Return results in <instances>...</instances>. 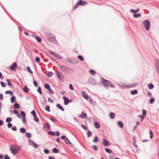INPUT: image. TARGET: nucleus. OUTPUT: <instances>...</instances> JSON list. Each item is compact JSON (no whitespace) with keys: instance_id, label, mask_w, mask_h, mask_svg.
I'll return each mask as SVG.
<instances>
[{"instance_id":"nucleus-1","label":"nucleus","mask_w":159,"mask_h":159,"mask_svg":"<svg viewBox=\"0 0 159 159\" xmlns=\"http://www.w3.org/2000/svg\"><path fill=\"white\" fill-rule=\"evenodd\" d=\"M20 150V147L15 145L11 146L10 148L11 153L14 155L17 154Z\"/></svg>"},{"instance_id":"nucleus-2","label":"nucleus","mask_w":159,"mask_h":159,"mask_svg":"<svg viewBox=\"0 0 159 159\" xmlns=\"http://www.w3.org/2000/svg\"><path fill=\"white\" fill-rule=\"evenodd\" d=\"M46 36L49 42L53 43L56 41V39L54 36L52 34L48 33L46 34Z\"/></svg>"},{"instance_id":"nucleus-3","label":"nucleus","mask_w":159,"mask_h":159,"mask_svg":"<svg viewBox=\"0 0 159 159\" xmlns=\"http://www.w3.org/2000/svg\"><path fill=\"white\" fill-rule=\"evenodd\" d=\"M143 24L144 25L145 29L147 30H149L150 26V23L149 21L145 20L143 22Z\"/></svg>"},{"instance_id":"nucleus-4","label":"nucleus","mask_w":159,"mask_h":159,"mask_svg":"<svg viewBox=\"0 0 159 159\" xmlns=\"http://www.w3.org/2000/svg\"><path fill=\"white\" fill-rule=\"evenodd\" d=\"M60 69L61 70H62V71H63L64 72H68L70 70H72V69L69 68H68V67H65L64 66H61L60 67Z\"/></svg>"},{"instance_id":"nucleus-5","label":"nucleus","mask_w":159,"mask_h":159,"mask_svg":"<svg viewBox=\"0 0 159 159\" xmlns=\"http://www.w3.org/2000/svg\"><path fill=\"white\" fill-rule=\"evenodd\" d=\"M155 64L156 67V70L158 73L159 74V60L157 59L155 61Z\"/></svg>"},{"instance_id":"nucleus-6","label":"nucleus","mask_w":159,"mask_h":159,"mask_svg":"<svg viewBox=\"0 0 159 159\" xmlns=\"http://www.w3.org/2000/svg\"><path fill=\"white\" fill-rule=\"evenodd\" d=\"M63 99L64 101V104L66 105L68 104L69 103L72 102L71 100L70 99L66 97H63Z\"/></svg>"},{"instance_id":"nucleus-7","label":"nucleus","mask_w":159,"mask_h":159,"mask_svg":"<svg viewBox=\"0 0 159 159\" xmlns=\"http://www.w3.org/2000/svg\"><path fill=\"white\" fill-rule=\"evenodd\" d=\"M102 82L104 86L106 87H107L108 86L110 82L106 80L103 79L102 80Z\"/></svg>"},{"instance_id":"nucleus-8","label":"nucleus","mask_w":159,"mask_h":159,"mask_svg":"<svg viewBox=\"0 0 159 159\" xmlns=\"http://www.w3.org/2000/svg\"><path fill=\"white\" fill-rule=\"evenodd\" d=\"M45 88L46 89H48L50 93L53 94L54 92L53 90L50 88V86L47 84H46L44 85Z\"/></svg>"},{"instance_id":"nucleus-9","label":"nucleus","mask_w":159,"mask_h":159,"mask_svg":"<svg viewBox=\"0 0 159 159\" xmlns=\"http://www.w3.org/2000/svg\"><path fill=\"white\" fill-rule=\"evenodd\" d=\"M17 64L16 62L14 63L12 65L9 67V69L11 70H15L17 67Z\"/></svg>"},{"instance_id":"nucleus-10","label":"nucleus","mask_w":159,"mask_h":159,"mask_svg":"<svg viewBox=\"0 0 159 159\" xmlns=\"http://www.w3.org/2000/svg\"><path fill=\"white\" fill-rule=\"evenodd\" d=\"M78 3L79 6H84L87 4L86 2L83 1L82 0H80Z\"/></svg>"},{"instance_id":"nucleus-11","label":"nucleus","mask_w":159,"mask_h":159,"mask_svg":"<svg viewBox=\"0 0 159 159\" xmlns=\"http://www.w3.org/2000/svg\"><path fill=\"white\" fill-rule=\"evenodd\" d=\"M86 113H84V111L82 112V114L80 115L79 116V117L80 118H84L86 117Z\"/></svg>"},{"instance_id":"nucleus-12","label":"nucleus","mask_w":159,"mask_h":159,"mask_svg":"<svg viewBox=\"0 0 159 159\" xmlns=\"http://www.w3.org/2000/svg\"><path fill=\"white\" fill-rule=\"evenodd\" d=\"M57 73L59 78L62 80L63 79V76L62 74L59 72H57Z\"/></svg>"},{"instance_id":"nucleus-13","label":"nucleus","mask_w":159,"mask_h":159,"mask_svg":"<svg viewBox=\"0 0 159 159\" xmlns=\"http://www.w3.org/2000/svg\"><path fill=\"white\" fill-rule=\"evenodd\" d=\"M102 143L103 145L105 146H107L109 145V143L108 141L105 139H103L102 141Z\"/></svg>"},{"instance_id":"nucleus-14","label":"nucleus","mask_w":159,"mask_h":159,"mask_svg":"<svg viewBox=\"0 0 159 159\" xmlns=\"http://www.w3.org/2000/svg\"><path fill=\"white\" fill-rule=\"evenodd\" d=\"M29 142L31 143V145L33 146L34 148H36L38 147V145L35 143L33 141L30 140Z\"/></svg>"},{"instance_id":"nucleus-15","label":"nucleus","mask_w":159,"mask_h":159,"mask_svg":"<svg viewBox=\"0 0 159 159\" xmlns=\"http://www.w3.org/2000/svg\"><path fill=\"white\" fill-rule=\"evenodd\" d=\"M82 96L86 100H88L89 98L88 95L84 92H82Z\"/></svg>"},{"instance_id":"nucleus-16","label":"nucleus","mask_w":159,"mask_h":159,"mask_svg":"<svg viewBox=\"0 0 159 159\" xmlns=\"http://www.w3.org/2000/svg\"><path fill=\"white\" fill-rule=\"evenodd\" d=\"M93 125L95 126V127L98 129L100 127V124L97 122H94L93 124Z\"/></svg>"},{"instance_id":"nucleus-17","label":"nucleus","mask_w":159,"mask_h":159,"mask_svg":"<svg viewBox=\"0 0 159 159\" xmlns=\"http://www.w3.org/2000/svg\"><path fill=\"white\" fill-rule=\"evenodd\" d=\"M115 114L113 112H111L109 114L110 117L111 119H114L115 117Z\"/></svg>"},{"instance_id":"nucleus-18","label":"nucleus","mask_w":159,"mask_h":159,"mask_svg":"<svg viewBox=\"0 0 159 159\" xmlns=\"http://www.w3.org/2000/svg\"><path fill=\"white\" fill-rule=\"evenodd\" d=\"M13 112L14 114L17 115V116L18 118H20V115L19 114V112L18 111L16 110H14L13 111Z\"/></svg>"},{"instance_id":"nucleus-19","label":"nucleus","mask_w":159,"mask_h":159,"mask_svg":"<svg viewBox=\"0 0 159 159\" xmlns=\"http://www.w3.org/2000/svg\"><path fill=\"white\" fill-rule=\"evenodd\" d=\"M57 107L58 108L60 109L62 111H64V108L61 106L60 104H57Z\"/></svg>"},{"instance_id":"nucleus-20","label":"nucleus","mask_w":159,"mask_h":159,"mask_svg":"<svg viewBox=\"0 0 159 159\" xmlns=\"http://www.w3.org/2000/svg\"><path fill=\"white\" fill-rule=\"evenodd\" d=\"M118 124L120 127L122 128L123 127V124L121 121H119L118 122Z\"/></svg>"},{"instance_id":"nucleus-21","label":"nucleus","mask_w":159,"mask_h":159,"mask_svg":"<svg viewBox=\"0 0 159 159\" xmlns=\"http://www.w3.org/2000/svg\"><path fill=\"white\" fill-rule=\"evenodd\" d=\"M23 90L24 91V92L26 93H27L29 92V89L26 85H25V86Z\"/></svg>"},{"instance_id":"nucleus-22","label":"nucleus","mask_w":159,"mask_h":159,"mask_svg":"<svg viewBox=\"0 0 159 159\" xmlns=\"http://www.w3.org/2000/svg\"><path fill=\"white\" fill-rule=\"evenodd\" d=\"M98 138L97 136L95 137L94 139L93 140V141L94 143H97L98 142Z\"/></svg>"},{"instance_id":"nucleus-23","label":"nucleus","mask_w":159,"mask_h":159,"mask_svg":"<svg viewBox=\"0 0 159 159\" xmlns=\"http://www.w3.org/2000/svg\"><path fill=\"white\" fill-rule=\"evenodd\" d=\"M141 16V15L140 13L138 14H135L133 15V16L135 18L140 17Z\"/></svg>"},{"instance_id":"nucleus-24","label":"nucleus","mask_w":159,"mask_h":159,"mask_svg":"<svg viewBox=\"0 0 159 159\" xmlns=\"http://www.w3.org/2000/svg\"><path fill=\"white\" fill-rule=\"evenodd\" d=\"M148 88L149 89H152L154 87V86L153 84L152 83H150L148 85Z\"/></svg>"},{"instance_id":"nucleus-25","label":"nucleus","mask_w":159,"mask_h":159,"mask_svg":"<svg viewBox=\"0 0 159 159\" xmlns=\"http://www.w3.org/2000/svg\"><path fill=\"white\" fill-rule=\"evenodd\" d=\"M35 39L39 43L41 42L42 41L41 38L38 36H36Z\"/></svg>"},{"instance_id":"nucleus-26","label":"nucleus","mask_w":159,"mask_h":159,"mask_svg":"<svg viewBox=\"0 0 159 159\" xmlns=\"http://www.w3.org/2000/svg\"><path fill=\"white\" fill-rule=\"evenodd\" d=\"M19 106L18 104L16 103L13 105V108L15 109H17L19 108Z\"/></svg>"},{"instance_id":"nucleus-27","label":"nucleus","mask_w":159,"mask_h":159,"mask_svg":"<svg viewBox=\"0 0 159 159\" xmlns=\"http://www.w3.org/2000/svg\"><path fill=\"white\" fill-rule=\"evenodd\" d=\"M130 93L132 95H135L138 93V91L136 90H134L133 91H131L130 92Z\"/></svg>"},{"instance_id":"nucleus-28","label":"nucleus","mask_w":159,"mask_h":159,"mask_svg":"<svg viewBox=\"0 0 159 159\" xmlns=\"http://www.w3.org/2000/svg\"><path fill=\"white\" fill-rule=\"evenodd\" d=\"M20 132L22 133H25V129L24 128H22L20 129Z\"/></svg>"},{"instance_id":"nucleus-29","label":"nucleus","mask_w":159,"mask_h":159,"mask_svg":"<svg viewBox=\"0 0 159 159\" xmlns=\"http://www.w3.org/2000/svg\"><path fill=\"white\" fill-rule=\"evenodd\" d=\"M89 73L92 75H94L95 74V72L93 70H90L89 71Z\"/></svg>"},{"instance_id":"nucleus-30","label":"nucleus","mask_w":159,"mask_h":159,"mask_svg":"<svg viewBox=\"0 0 159 159\" xmlns=\"http://www.w3.org/2000/svg\"><path fill=\"white\" fill-rule=\"evenodd\" d=\"M37 91L40 95L42 94V92L41 91V88L40 87H38L37 89Z\"/></svg>"},{"instance_id":"nucleus-31","label":"nucleus","mask_w":159,"mask_h":159,"mask_svg":"<svg viewBox=\"0 0 159 159\" xmlns=\"http://www.w3.org/2000/svg\"><path fill=\"white\" fill-rule=\"evenodd\" d=\"M142 112H143V116H144V117L145 118V117L146 114V112L145 110L144 109H143L142 110Z\"/></svg>"},{"instance_id":"nucleus-32","label":"nucleus","mask_w":159,"mask_h":159,"mask_svg":"<svg viewBox=\"0 0 159 159\" xmlns=\"http://www.w3.org/2000/svg\"><path fill=\"white\" fill-rule=\"evenodd\" d=\"M52 152L54 153H57L58 152V150L56 148H54L52 149Z\"/></svg>"},{"instance_id":"nucleus-33","label":"nucleus","mask_w":159,"mask_h":159,"mask_svg":"<svg viewBox=\"0 0 159 159\" xmlns=\"http://www.w3.org/2000/svg\"><path fill=\"white\" fill-rule=\"evenodd\" d=\"M149 133L150 135V138L151 139H152L153 136V134L152 131V130H150Z\"/></svg>"},{"instance_id":"nucleus-34","label":"nucleus","mask_w":159,"mask_h":159,"mask_svg":"<svg viewBox=\"0 0 159 159\" xmlns=\"http://www.w3.org/2000/svg\"><path fill=\"white\" fill-rule=\"evenodd\" d=\"M77 57L78 59H80L81 61H83L84 60L83 57L81 55L78 56Z\"/></svg>"},{"instance_id":"nucleus-35","label":"nucleus","mask_w":159,"mask_h":159,"mask_svg":"<svg viewBox=\"0 0 159 159\" xmlns=\"http://www.w3.org/2000/svg\"><path fill=\"white\" fill-rule=\"evenodd\" d=\"M65 141L66 143L67 144H71V143L70 142V141L67 138H66L65 140Z\"/></svg>"},{"instance_id":"nucleus-36","label":"nucleus","mask_w":159,"mask_h":159,"mask_svg":"<svg viewBox=\"0 0 159 159\" xmlns=\"http://www.w3.org/2000/svg\"><path fill=\"white\" fill-rule=\"evenodd\" d=\"M50 52L53 55L55 56L56 57H58L57 56H59V55L57 54L56 53H55L53 52H51L50 51Z\"/></svg>"},{"instance_id":"nucleus-37","label":"nucleus","mask_w":159,"mask_h":159,"mask_svg":"<svg viewBox=\"0 0 159 159\" xmlns=\"http://www.w3.org/2000/svg\"><path fill=\"white\" fill-rule=\"evenodd\" d=\"M45 127L48 129L50 128V125L48 123H46L45 125Z\"/></svg>"},{"instance_id":"nucleus-38","label":"nucleus","mask_w":159,"mask_h":159,"mask_svg":"<svg viewBox=\"0 0 159 159\" xmlns=\"http://www.w3.org/2000/svg\"><path fill=\"white\" fill-rule=\"evenodd\" d=\"M7 82L8 85L9 86L11 87L12 86V85L11 83H10V82L9 81V80H7Z\"/></svg>"},{"instance_id":"nucleus-39","label":"nucleus","mask_w":159,"mask_h":159,"mask_svg":"<svg viewBox=\"0 0 159 159\" xmlns=\"http://www.w3.org/2000/svg\"><path fill=\"white\" fill-rule=\"evenodd\" d=\"M1 85L2 86V87H6V84L4 82L2 81L1 83Z\"/></svg>"},{"instance_id":"nucleus-40","label":"nucleus","mask_w":159,"mask_h":159,"mask_svg":"<svg viewBox=\"0 0 159 159\" xmlns=\"http://www.w3.org/2000/svg\"><path fill=\"white\" fill-rule=\"evenodd\" d=\"M53 73L51 72H48V77H52L53 75Z\"/></svg>"},{"instance_id":"nucleus-41","label":"nucleus","mask_w":159,"mask_h":159,"mask_svg":"<svg viewBox=\"0 0 159 159\" xmlns=\"http://www.w3.org/2000/svg\"><path fill=\"white\" fill-rule=\"evenodd\" d=\"M34 120L35 121H36L37 122H38L39 121V118H38V117H37L36 115V116H34Z\"/></svg>"},{"instance_id":"nucleus-42","label":"nucleus","mask_w":159,"mask_h":159,"mask_svg":"<svg viewBox=\"0 0 159 159\" xmlns=\"http://www.w3.org/2000/svg\"><path fill=\"white\" fill-rule=\"evenodd\" d=\"M155 101V99L154 98H152L150 100V104H152Z\"/></svg>"},{"instance_id":"nucleus-43","label":"nucleus","mask_w":159,"mask_h":159,"mask_svg":"<svg viewBox=\"0 0 159 159\" xmlns=\"http://www.w3.org/2000/svg\"><path fill=\"white\" fill-rule=\"evenodd\" d=\"M138 117L140 118L141 121H142L143 120L144 118V116H143L142 115H139L138 116Z\"/></svg>"},{"instance_id":"nucleus-44","label":"nucleus","mask_w":159,"mask_h":159,"mask_svg":"<svg viewBox=\"0 0 159 159\" xmlns=\"http://www.w3.org/2000/svg\"><path fill=\"white\" fill-rule=\"evenodd\" d=\"M12 120V118H7L6 119V121L7 122H9L11 121Z\"/></svg>"},{"instance_id":"nucleus-45","label":"nucleus","mask_w":159,"mask_h":159,"mask_svg":"<svg viewBox=\"0 0 159 159\" xmlns=\"http://www.w3.org/2000/svg\"><path fill=\"white\" fill-rule=\"evenodd\" d=\"M105 150L108 153H111L112 152V151L108 148H106Z\"/></svg>"},{"instance_id":"nucleus-46","label":"nucleus","mask_w":159,"mask_h":159,"mask_svg":"<svg viewBox=\"0 0 159 159\" xmlns=\"http://www.w3.org/2000/svg\"><path fill=\"white\" fill-rule=\"evenodd\" d=\"M137 85V84H134L132 85H130V86H127V87H135Z\"/></svg>"},{"instance_id":"nucleus-47","label":"nucleus","mask_w":159,"mask_h":159,"mask_svg":"<svg viewBox=\"0 0 159 159\" xmlns=\"http://www.w3.org/2000/svg\"><path fill=\"white\" fill-rule=\"evenodd\" d=\"M15 96H13L11 97V102L12 103H13L14 102V101L15 100Z\"/></svg>"},{"instance_id":"nucleus-48","label":"nucleus","mask_w":159,"mask_h":159,"mask_svg":"<svg viewBox=\"0 0 159 159\" xmlns=\"http://www.w3.org/2000/svg\"><path fill=\"white\" fill-rule=\"evenodd\" d=\"M35 60L37 62L39 63L40 61V58L39 57H36L35 58Z\"/></svg>"},{"instance_id":"nucleus-49","label":"nucleus","mask_w":159,"mask_h":159,"mask_svg":"<svg viewBox=\"0 0 159 159\" xmlns=\"http://www.w3.org/2000/svg\"><path fill=\"white\" fill-rule=\"evenodd\" d=\"M92 135V133H91V132L89 131L87 133V137H90V136H91Z\"/></svg>"},{"instance_id":"nucleus-50","label":"nucleus","mask_w":159,"mask_h":159,"mask_svg":"<svg viewBox=\"0 0 159 159\" xmlns=\"http://www.w3.org/2000/svg\"><path fill=\"white\" fill-rule=\"evenodd\" d=\"M45 110L48 111L50 112V107L49 106H47L45 109Z\"/></svg>"},{"instance_id":"nucleus-51","label":"nucleus","mask_w":159,"mask_h":159,"mask_svg":"<svg viewBox=\"0 0 159 159\" xmlns=\"http://www.w3.org/2000/svg\"><path fill=\"white\" fill-rule=\"evenodd\" d=\"M20 113H21V115L23 117H25V112H24L21 111H20Z\"/></svg>"},{"instance_id":"nucleus-52","label":"nucleus","mask_w":159,"mask_h":159,"mask_svg":"<svg viewBox=\"0 0 159 159\" xmlns=\"http://www.w3.org/2000/svg\"><path fill=\"white\" fill-rule=\"evenodd\" d=\"M31 114L33 115L34 117L36 116V114L34 111H32L31 112Z\"/></svg>"},{"instance_id":"nucleus-53","label":"nucleus","mask_w":159,"mask_h":159,"mask_svg":"<svg viewBox=\"0 0 159 159\" xmlns=\"http://www.w3.org/2000/svg\"><path fill=\"white\" fill-rule=\"evenodd\" d=\"M130 11L131 12L134 13H137L136 10H134L133 9H131L130 10Z\"/></svg>"},{"instance_id":"nucleus-54","label":"nucleus","mask_w":159,"mask_h":159,"mask_svg":"<svg viewBox=\"0 0 159 159\" xmlns=\"http://www.w3.org/2000/svg\"><path fill=\"white\" fill-rule=\"evenodd\" d=\"M27 69L29 72L30 73H33V72L30 69L29 66H28Z\"/></svg>"},{"instance_id":"nucleus-55","label":"nucleus","mask_w":159,"mask_h":159,"mask_svg":"<svg viewBox=\"0 0 159 159\" xmlns=\"http://www.w3.org/2000/svg\"><path fill=\"white\" fill-rule=\"evenodd\" d=\"M26 136L28 138H30L31 137V134L30 133H27L26 134Z\"/></svg>"},{"instance_id":"nucleus-56","label":"nucleus","mask_w":159,"mask_h":159,"mask_svg":"<svg viewBox=\"0 0 159 159\" xmlns=\"http://www.w3.org/2000/svg\"><path fill=\"white\" fill-rule=\"evenodd\" d=\"M6 94L9 93L11 95H13V93H12V92L11 91H7L6 92Z\"/></svg>"},{"instance_id":"nucleus-57","label":"nucleus","mask_w":159,"mask_h":159,"mask_svg":"<svg viewBox=\"0 0 159 159\" xmlns=\"http://www.w3.org/2000/svg\"><path fill=\"white\" fill-rule=\"evenodd\" d=\"M79 5V4H78V2L76 4V5L73 8V9H76L78 7V6Z\"/></svg>"},{"instance_id":"nucleus-58","label":"nucleus","mask_w":159,"mask_h":159,"mask_svg":"<svg viewBox=\"0 0 159 159\" xmlns=\"http://www.w3.org/2000/svg\"><path fill=\"white\" fill-rule=\"evenodd\" d=\"M93 148L95 151H97L98 150V148L96 145L93 146Z\"/></svg>"},{"instance_id":"nucleus-59","label":"nucleus","mask_w":159,"mask_h":159,"mask_svg":"<svg viewBox=\"0 0 159 159\" xmlns=\"http://www.w3.org/2000/svg\"><path fill=\"white\" fill-rule=\"evenodd\" d=\"M48 102L52 103L54 102V101L52 99L50 98H48Z\"/></svg>"},{"instance_id":"nucleus-60","label":"nucleus","mask_w":159,"mask_h":159,"mask_svg":"<svg viewBox=\"0 0 159 159\" xmlns=\"http://www.w3.org/2000/svg\"><path fill=\"white\" fill-rule=\"evenodd\" d=\"M69 88L70 89L72 90H74V88L73 87L71 84H70L69 85Z\"/></svg>"},{"instance_id":"nucleus-61","label":"nucleus","mask_w":159,"mask_h":159,"mask_svg":"<svg viewBox=\"0 0 159 159\" xmlns=\"http://www.w3.org/2000/svg\"><path fill=\"white\" fill-rule=\"evenodd\" d=\"M109 85L111 87H112V88H115V86L113 84H111L110 82V83L109 84Z\"/></svg>"},{"instance_id":"nucleus-62","label":"nucleus","mask_w":159,"mask_h":159,"mask_svg":"<svg viewBox=\"0 0 159 159\" xmlns=\"http://www.w3.org/2000/svg\"><path fill=\"white\" fill-rule=\"evenodd\" d=\"M22 121L24 123H25L26 122V120L25 118V117H23L22 118Z\"/></svg>"},{"instance_id":"nucleus-63","label":"nucleus","mask_w":159,"mask_h":159,"mask_svg":"<svg viewBox=\"0 0 159 159\" xmlns=\"http://www.w3.org/2000/svg\"><path fill=\"white\" fill-rule=\"evenodd\" d=\"M48 133L49 134L52 135H54V133L52 132V131H49L48 132Z\"/></svg>"},{"instance_id":"nucleus-64","label":"nucleus","mask_w":159,"mask_h":159,"mask_svg":"<svg viewBox=\"0 0 159 159\" xmlns=\"http://www.w3.org/2000/svg\"><path fill=\"white\" fill-rule=\"evenodd\" d=\"M34 86L36 87H37L38 86V84L35 81H34Z\"/></svg>"}]
</instances>
